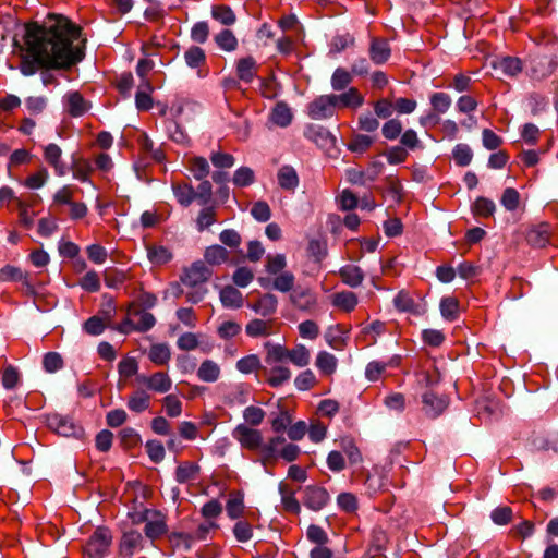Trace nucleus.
Wrapping results in <instances>:
<instances>
[{
  "instance_id": "1",
  "label": "nucleus",
  "mask_w": 558,
  "mask_h": 558,
  "mask_svg": "<svg viewBox=\"0 0 558 558\" xmlns=\"http://www.w3.org/2000/svg\"><path fill=\"white\" fill-rule=\"evenodd\" d=\"M80 35V28L62 15L49 14L43 25L28 24L25 45L33 60L23 58L21 72L28 76L36 73L38 66L68 69L80 62L84 57L83 45L75 44Z\"/></svg>"
},
{
  "instance_id": "2",
  "label": "nucleus",
  "mask_w": 558,
  "mask_h": 558,
  "mask_svg": "<svg viewBox=\"0 0 558 558\" xmlns=\"http://www.w3.org/2000/svg\"><path fill=\"white\" fill-rule=\"evenodd\" d=\"M210 276L211 270L202 260L194 262L183 270L180 280L185 287L192 289L185 294L187 302L196 304L204 299L207 289L203 284L209 280Z\"/></svg>"
},
{
  "instance_id": "3",
  "label": "nucleus",
  "mask_w": 558,
  "mask_h": 558,
  "mask_svg": "<svg viewBox=\"0 0 558 558\" xmlns=\"http://www.w3.org/2000/svg\"><path fill=\"white\" fill-rule=\"evenodd\" d=\"M558 66V46L553 44L529 58L527 73L533 80H544Z\"/></svg>"
},
{
  "instance_id": "4",
  "label": "nucleus",
  "mask_w": 558,
  "mask_h": 558,
  "mask_svg": "<svg viewBox=\"0 0 558 558\" xmlns=\"http://www.w3.org/2000/svg\"><path fill=\"white\" fill-rule=\"evenodd\" d=\"M133 522L145 523V535L151 541L161 537L168 531L167 517L159 510L145 509L133 518Z\"/></svg>"
},
{
  "instance_id": "5",
  "label": "nucleus",
  "mask_w": 558,
  "mask_h": 558,
  "mask_svg": "<svg viewBox=\"0 0 558 558\" xmlns=\"http://www.w3.org/2000/svg\"><path fill=\"white\" fill-rule=\"evenodd\" d=\"M112 542L111 532L106 527H98L88 538L84 553L88 558H104Z\"/></svg>"
},
{
  "instance_id": "6",
  "label": "nucleus",
  "mask_w": 558,
  "mask_h": 558,
  "mask_svg": "<svg viewBox=\"0 0 558 558\" xmlns=\"http://www.w3.org/2000/svg\"><path fill=\"white\" fill-rule=\"evenodd\" d=\"M232 436L241 447L259 452L263 444V435L260 430L252 428L246 424H239L233 429Z\"/></svg>"
},
{
  "instance_id": "7",
  "label": "nucleus",
  "mask_w": 558,
  "mask_h": 558,
  "mask_svg": "<svg viewBox=\"0 0 558 558\" xmlns=\"http://www.w3.org/2000/svg\"><path fill=\"white\" fill-rule=\"evenodd\" d=\"M336 106L332 94L322 95L307 106V114L314 120H323L333 116Z\"/></svg>"
},
{
  "instance_id": "8",
  "label": "nucleus",
  "mask_w": 558,
  "mask_h": 558,
  "mask_svg": "<svg viewBox=\"0 0 558 558\" xmlns=\"http://www.w3.org/2000/svg\"><path fill=\"white\" fill-rule=\"evenodd\" d=\"M48 426L54 433L64 437H77L83 433L80 425H76L70 417L60 414H52L48 416Z\"/></svg>"
},
{
  "instance_id": "9",
  "label": "nucleus",
  "mask_w": 558,
  "mask_h": 558,
  "mask_svg": "<svg viewBox=\"0 0 558 558\" xmlns=\"http://www.w3.org/2000/svg\"><path fill=\"white\" fill-rule=\"evenodd\" d=\"M290 301L298 310L311 312L317 305V295L310 288L296 287L290 294Z\"/></svg>"
},
{
  "instance_id": "10",
  "label": "nucleus",
  "mask_w": 558,
  "mask_h": 558,
  "mask_svg": "<svg viewBox=\"0 0 558 558\" xmlns=\"http://www.w3.org/2000/svg\"><path fill=\"white\" fill-rule=\"evenodd\" d=\"M137 380L146 386L147 389L158 392L166 393L172 387V380L168 374L163 372H156L150 376H140Z\"/></svg>"
},
{
  "instance_id": "11",
  "label": "nucleus",
  "mask_w": 558,
  "mask_h": 558,
  "mask_svg": "<svg viewBox=\"0 0 558 558\" xmlns=\"http://www.w3.org/2000/svg\"><path fill=\"white\" fill-rule=\"evenodd\" d=\"M336 109H357L364 104V96L355 87H350L341 94H332Z\"/></svg>"
},
{
  "instance_id": "12",
  "label": "nucleus",
  "mask_w": 558,
  "mask_h": 558,
  "mask_svg": "<svg viewBox=\"0 0 558 558\" xmlns=\"http://www.w3.org/2000/svg\"><path fill=\"white\" fill-rule=\"evenodd\" d=\"M329 501V495L325 488L308 486L304 490L303 504L313 511H319Z\"/></svg>"
},
{
  "instance_id": "13",
  "label": "nucleus",
  "mask_w": 558,
  "mask_h": 558,
  "mask_svg": "<svg viewBox=\"0 0 558 558\" xmlns=\"http://www.w3.org/2000/svg\"><path fill=\"white\" fill-rule=\"evenodd\" d=\"M143 536L137 531L125 532L119 544V555L121 558H132L136 550L142 548Z\"/></svg>"
},
{
  "instance_id": "14",
  "label": "nucleus",
  "mask_w": 558,
  "mask_h": 558,
  "mask_svg": "<svg viewBox=\"0 0 558 558\" xmlns=\"http://www.w3.org/2000/svg\"><path fill=\"white\" fill-rule=\"evenodd\" d=\"M0 281L2 282H21L23 287L26 289L28 293H34V288L31 282L29 276L27 272L23 271L21 268L5 265L0 269Z\"/></svg>"
},
{
  "instance_id": "15",
  "label": "nucleus",
  "mask_w": 558,
  "mask_h": 558,
  "mask_svg": "<svg viewBox=\"0 0 558 558\" xmlns=\"http://www.w3.org/2000/svg\"><path fill=\"white\" fill-rule=\"evenodd\" d=\"M423 411L430 417H437L448 407V399L438 397L432 391H427L422 397Z\"/></svg>"
},
{
  "instance_id": "16",
  "label": "nucleus",
  "mask_w": 558,
  "mask_h": 558,
  "mask_svg": "<svg viewBox=\"0 0 558 558\" xmlns=\"http://www.w3.org/2000/svg\"><path fill=\"white\" fill-rule=\"evenodd\" d=\"M551 236L550 226L546 222L533 226L526 234L529 244L535 247H544Z\"/></svg>"
},
{
  "instance_id": "17",
  "label": "nucleus",
  "mask_w": 558,
  "mask_h": 558,
  "mask_svg": "<svg viewBox=\"0 0 558 558\" xmlns=\"http://www.w3.org/2000/svg\"><path fill=\"white\" fill-rule=\"evenodd\" d=\"M62 150L57 144H49L44 149V158L48 165H50L57 175L63 177L66 174V167L62 162Z\"/></svg>"
},
{
  "instance_id": "18",
  "label": "nucleus",
  "mask_w": 558,
  "mask_h": 558,
  "mask_svg": "<svg viewBox=\"0 0 558 558\" xmlns=\"http://www.w3.org/2000/svg\"><path fill=\"white\" fill-rule=\"evenodd\" d=\"M284 442L286 438L280 435L269 438L267 442L263 441L259 450L263 463L266 464L267 462L277 460L282 447L281 445Z\"/></svg>"
},
{
  "instance_id": "19",
  "label": "nucleus",
  "mask_w": 558,
  "mask_h": 558,
  "mask_svg": "<svg viewBox=\"0 0 558 558\" xmlns=\"http://www.w3.org/2000/svg\"><path fill=\"white\" fill-rule=\"evenodd\" d=\"M250 307L263 317L271 316L277 312L278 299L275 294L265 293L256 302L252 303Z\"/></svg>"
},
{
  "instance_id": "20",
  "label": "nucleus",
  "mask_w": 558,
  "mask_h": 558,
  "mask_svg": "<svg viewBox=\"0 0 558 558\" xmlns=\"http://www.w3.org/2000/svg\"><path fill=\"white\" fill-rule=\"evenodd\" d=\"M330 302L338 310L350 313L356 307L359 300L354 292L341 291L333 293L330 296Z\"/></svg>"
},
{
  "instance_id": "21",
  "label": "nucleus",
  "mask_w": 558,
  "mask_h": 558,
  "mask_svg": "<svg viewBox=\"0 0 558 558\" xmlns=\"http://www.w3.org/2000/svg\"><path fill=\"white\" fill-rule=\"evenodd\" d=\"M196 375L204 383H216L221 376V368L217 362L207 359L201 363Z\"/></svg>"
},
{
  "instance_id": "22",
  "label": "nucleus",
  "mask_w": 558,
  "mask_h": 558,
  "mask_svg": "<svg viewBox=\"0 0 558 558\" xmlns=\"http://www.w3.org/2000/svg\"><path fill=\"white\" fill-rule=\"evenodd\" d=\"M339 276L342 282L351 288L361 286L365 277L363 270L353 264L341 267L339 270Z\"/></svg>"
},
{
  "instance_id": "23",
  "label": "nucleus",
  "mask_w": 558,
  "mask_h": 558,
  "mask_svg": "<svg viewBox=\"0 0 558 558\" xmlns=\"http://www.w3.org/2000/svg\"><path fill=\"white\" fill-rule=\"evenodd\" d=\"M245 332L252 338L267 337L275 333L272 320L255 318L245 326Z\"/></svg>"
},
{
  "instance_id": "24",
  "label": "nucleus",
  "mask_w": 558,
  "mask_h": 558,
  "mask_svg": "<svg viewBox=\"0 0 558 558\" xmlns=\"http://www.w3.org/2000/svg\"><path fill=\"white\" fill-rule=\"evenodd\" d=\"M493 66L510 77L518 75L522 71V62L515 57H502L494 61Z\"/></svg>"
},
{
  "instance_id": "25",
  "label": "nucleus",
  "mask_w": 558,
  "mask_h": 558,
  "mask_svg": "<svg viewBox=\"0 0 558 558\" xmlns=\"http://www.w3.org/2000/svg\"><path fill=\"white\" fill-rule=\"evenodd\" d=\"M267 371L266 381L270 387L277 388L286 384L291 378V371L284 365H270Z\"/></svg>"
},
{
  "instance_id": "26",
  "label": "nucleus",
  "mask_w": 558,
  "mask_h": 558,
  "mask_svg": "<svg viewBox=\"0 0 558 558\" xmlns=\"http://www.w3.org/2000/svg\"><path fill=\"white\" fill-rule=\"evenodd\" d=\"M315 366L322 375L331 376L337 371L338 360L333 354L327 351H320L316 355Z\"/></svg>"
},
{
  "instance_id": "27",
  "label": "nucleus",
  "mask_w": 558,
  "mask_h": 558,
  "mask_svg": "<svg viewBox=\"0 0 558 558\" xmlns=\"http://www.w3.org/2000/svg\"><path fill=\"white\" fill-rule=\"evenodd\" d=\"M257 73V64L253 57L241 58L236 62V75L245 82L251 83Z\"/></svg>"
},
{
  "instance_id": "28",
  "label": "nucleus",
  "mask_w": 558,
  "mask_h": 558,
  "mask_svg": "<svg viewBox=\"0 0 558 558\" xmlns=\"http://www.w3.org/2000/svg\"><path fill=\"white\" fill-rule=\"evenodd\" d=\"M278 184L281 189L294 191L299 185V177L295 169L291 166H283L277 173Z\"/></svg>"
},
{
  "instance_id": "29",
  "label": "nucleus",
  "mask_w": 558,
  "mask_h": 558,
  "mask_svg": "<svg viewBox=\"0 0 558 558\" xmlns=\"http://www.w3.org/2000/svg\"><path fill=\"white\" fill-rule=\"evenodd\" d=\"M219 298L225 307L240 308L243 305V295L233 286L223 287L220 291Z\"/></svg>"
},
{
  "instance_id": "30",
  "label": "nucleus",
  "mask_w": 558,
  "mask_h": 558,
  "mask_svg": "<svg viewBox=\"0 0 558 558\" xmlns=\"http://www.w3.org/2000/svg\"><path fill=\"white\" fill-rule=\"evenodd\" d=\"M172 191L178 203L184 207L190 206L196 198V193L191 184L172 183Z\"/></svg>"
},
{
  "instance_id": "31",
  "label": "nucleus",
  "mask_w": 558,
  "mask_h": 558,
  "mask_svg": "<svg viewBox=\"0 0 558 558\" xmlns=\"http://www.w3.org/2000/svg\"><path fill=\"white\" fill-rule=\"evenodd\" d=\"M77 191L78 187L75 185H63L53 194L51 207H61L63 205L70 206L74 202V196Z\"/></svg>"
},
{
  "instance_id": "32",
  "label": "nucleus",
  "mask_w": 558,
  "mask_h": 558,
  "mask_svg": "<svg viewBox=\"0 0 558 558\" xmlns=\"http://www.w3.org/2000/svg\"><path fill=\"white\" fill-rule=\"evenodd\" d=\"M65 99H66L68 110H69L70 114L73 117H80V116L84 114L89 109L88 102L77 92L68 94L65 96Z\"/></svg>"
},
{
  "instance_id": "33",
  "label": "nucleus",
  "mask_w": 558,
  "mask_h": 558,
  "mask_svg": "<svg viewBox=\"0 0 558 558\" xmlns=\"http://www.w3.org/2000/svg\"><path fill=\"white\" fill-rule=\"evenodd\" d=\"M369 57L376 64L385 63L390 57L388 43L381 39H373L369 47Z\"/></svg>"
},
{
  "instance_id": "34",
  "label": "nucleus",
  "mask_w": 558,
  "mask_h": 558,
  "mask_svg": "<svg viewBox=\"0 0 558 558\" xmlns=\"http://www.w3.org/2000/svg\"><path fill=\"white\" fill-rule=\"evenodd\" d=\"M126 404L132 412L142 413L149 408L150 396L144 390H136L130 395Z\"/></svg>"
},
{
  "instance_id": "35",
  "label": "nucleus",
  "mask_w": 558,
  "mask_h": 558,
  "mask_svg": "<svg viewBox=\"0 0 558 558\" xmlns=\"http://www.w3.org/2000/svg\"><path fill=\"white\" fill-rule=\"evenodd\" d=\"M287 359L298 367H305L311 360V351L302 343L288 349Z\"/></svg>"
},
{
  "instance_id": "36",
  "label": "nucleus",
  "mask_w": 558,
  "mask_h": 558,
  "mask_svg": "<svg viewBox=\"0 0 558 558\" xmlns=\"http://www.w3.org/2000/svg\"><path fill=\"white\" fill-rule=\"evenodd\" d=\"M264 348L266 350L265 362L268 365H276L288 356V349L282 344L266 342Z\"/></svg>"
},
{
  "instance_id": "37",
  "label": "nucleus",
  "mask_w": 558,
  "mask_h": 558,
  "mask_svg": "<svg viewBox=\"0 0 558 558\" xmlns=\"http://www.w3.org/2000/svg\"><path fill=\"white\" fill-rule=\"evenodd\" d=\"M184 60L185 63L192 68V69H198V74L201 76H204V74L201 73V68L206 62V54L205 51L198 47V46H192L184 52Z\"/></svg>"
},
{
  "instance_id": "38",
  "label": "nucleus",
  "mask_w": 558,
  "mask_h": 558,
  "mask_svg": "<svg viewBox=\"0 0 558 558\" xmlns=\"http://www.w3.org/2000/svg\"><path fill=\"white\" fill-rule=\"evenodd\" d=\"M199 466L193 462L181 463L175 471V478L179 483H190L197 480Z\"/></svg>"
},
{
  "instance_id": "39",
  "label": "nucleus",
  "mask_w": 558,
  "mask_h": 558,
  "mask_svg": "<svg viewBox=\"0 0 558 558\" xmlns=\"http://www.w3.org/2000/svg\"><path fill=\"white\" fill-rule=\"evenodd\" d=\"M148 357L156 365H166L171 357L169 345L166 343L153 344L148 351Z\"/></svg>"
},
{
  "instance_id": "40",
  "label": "nucleus",
  "mask_w": 558,
  "mask_h": 558,
  "mask_svg": "<svg viewBox=\"0 0 558 558\" xmlns=\"http://www.w3.org/2000/svg\"><path fill=\"white\" fill-rule=\"evenodd\" d=\"M204 259L209 265H220L229 259V252L221 245H211L205 250Z\"/></svg>"
},
{
  "instance_id": "41",
  "label": "nucleus",
  "mask_w": 558,
  "mask_h": 558,
  "mask_svg": "<svg viewBox=\"0 0 558 558\" xmlns=\"http://www.w3.org/2000/svg\"><path fill=\"white\" fill-rule=\"evenodd\" d=\"M211 16L220 24L230 26L236 21L235 14L229 5L218 4L211 8Z\"/></svg>"
},
{
  "instance_id": "42",
  "label": "nucleus",
  "mask_w": 558,
  "mask_h": 558,
  "mask_svg": "<svg viewBox=\"0 0 558 558\" xmlns=\"http://www.w3.org/2000/svg\"><path fill=\"white\" fill-rule=\"evenodd\" d=\"M271 121L282 128L289 125L292 121V112L289 106L284 102L277 104L271 112Z\"/></svg>"
},
{
  "instance_id": "43",
  "label": "nucleus",
  "mask_w": 558,
  "mask_h": 558,
  "mask_svg": "<svg viewBox=\"0 0 558 558\" xmlns=\"http://www.w3.org/2000/svg\"><path fill=\"white\" fill-rule=\"evenodd\" d=\"M440 313L446 320H457L459 317V301L453 296H446L441 299Z\"/></svg>"
},
{
  "instance_id": "44",
  "label": "nucleus",
  "mask_w": 558,
  "mask_h": 558,
  "mask_svg": "<svg viewBox=\"0 0 558 558\" xmlns=\"http://www.w3.org/2000/svg\"><path fill=\"white\" fill-rule=\"evenodd\" d=\"M136 322V328L138 332H144L151 329L156 324L155 316L144 310L133 307V314Z\"/></svg>"
},
{
  "instance_id": "45",
  "label": "nucleus",
  "mask_w": 558,
  "mask_h": 558,
  "mask_svg": "<svg viewBox=\"0 0 558 558\" xmlns=\"http://www.w3.org/2000/svg\"><path fill=\"white\" fill-rule=\"evenodd\" d=\"M217 46L227 52H232L238 48V39L232 31L223 29L215 36Z\"/></svg>"
},
{
  "instance_id": "46",
  "label": "nucleus",
  "mask_w": 558,
  "mask_h": 558,
  "mask_svg": "<svg viewBox=\"0 0 558 558\" xmlns=\"http://www.w3.org/2000/svg\"><path fill=\"white\" fill-rule=\"evenodd\" d=\"M187 169L196 180H203L208 175L210 168L204 157H192L189 159Z\"/></svg>"
},
{
  "instance_id": "47",
  "label": "nucleus",
  "mask_w": 558,
  "mask_h": 558,
  "mask_svg": "<svg viewBox=\"0 0 558 558\" xmlns=\"http://www.w3.org/2000/svg\"><path fill=\"white\" fill-rule=\"evenodd\" d=\"M244 510L243 494L236 492L230 494L227 501L226 511L231 519H238L242 515Z\"/></svg>"
},
{
  "instance_id": "48",
  "label": "nucleus",
  "mask_w": 558,
  "mask_h": 558,
  "mask_svg": "<svg viewBox=\"0 0 558 558\" xmlns=\"http://www.w3.org/2000/svg\"><path fill=\"white\" fill-rule=\"evenodd\" d=\"M353 76L348 70L338 68L331 76V87L337 92L344 90L351 84Z\"/></svg>"
},
{
  "instance_id": "49",
  "label": "nucleus",
  "mask_w": 558,
  "mask_h": 558,
  "mask_svg": "<svg viewBox=\"0 0 558 558\" xmlns=\"http://www.w3.org/2000/svg\"><path fill=\"white\" fill-rule=\"evenodd\" d=\"M500 203L508 211H514L519 208L521 203L520 193L513 187H507L504 190Z\"/></svg>"
},
{
  "instance_id": "50",
  "label": "nucleus",
  "mask_w": 558,
  "mask_h": 558,
  "mask_svg": "<svg viewBox=\"0 0 558 558\" xmlns=\"http://www.w3.org/2000/svg\"><path fill=\"white\" fill-rule=\"evenodd\" d=\"M429 100L434 112L437 114L446 113L452 102L451 97L442 92L434 93Z\"/></svg>"
},
{
  "instance_id": "51",
  "label": "nucleus",
  "mask_w": 558,
  "mask_h": 558,
  "mask_svg": "<svg viewBox=\"0 0 558 558\" xmlns=\"http://www.w3.org/2000/svg\"><path fill=\"white\" fill-rule=\"evenodd\" d=\"M294 281L295 277L291 271H282L275 277L272 288L280 292H292Z\"/></svg>"
},
{
  "instance_id": "52",
  "label": "nucleus",
  "mask_w": 558,
  "mask_h": 558,
  "mask_svg": "<svg viewBox=\"0 0 558 558\" xmlns=\"http://www.w3.org/2000/svg\"><path fill=\"white\" fill-rule=\"evenodd\" d=\"M473 213L480 217H492L496 210L494 201L486 197H477L473 204Z\"/></svg>"
},
{
  "instance_id": "53",
  "label": "nucleus",
  "mask_w": 558,
  "mask_h": 558,
  "mask_svg": "<svg viewBox=\"0 0 558 558\" xmlns=\"http://www.w3.org/2000/svg\"><path fill=\"white\" fill-rule=\"evenodd\" d=\"M48 180L49 172L46 168L41 167L25 179L24 185L31 190H38L43 187Z\"/></svg>"
},
{
  "instance_id": "54",
  "label": "nucleus",
  "mask_w": 558,
  "mask_h": 558,
  "mask_svg": "<svg viewBox=\"0 0 558 558\" xmlns=\"http://www.w3.org/2000/svg\"><path fill=\"white\" fill-rule=\"evenodd\" d=\"M260 367V360L256 354L246 355L236 362V369L242 374H251Z\"/></svg>"
},
{
  "instance_id": "55",
  "label": "nucleus",
  "mask_w": 558,
  "mask_h": 558,
  "mask_svg": "<svg viewBox=\"0 0 558 558\" xmlns=\"http://www.w3.org/2000/svg\"><path fill=\"white\" fill-rule=\"evenodd\" d=\"M391 363H386L381 361H372L366 365L365 376L371 381L379 380L386 373L387 367Z\"/></svg>"
},
{
  "instance_id": "56",
  "label": "nucleus",
  "mask_w": 558,
  "mask_h": 558,
  "mask_svg": "<svg viewBox=\"0 0 558 558\" xmlns=\"http://www.w3.org/2000/svg\"><path fill=\"white\" fill-rule=\"evenodd\" d=\"M374 143V138L369 135L357 134L352 137L348 144V148L357 154L365 153Z\"/></svg>"
},
{
  "instance_id": "57",
  "label": "nucleus",
  "mask_w": 558,
  "mask_h": 558,
  "mask_svg": "<svg viewBox=\"0 0 558 558\" xmlns=\"http://www.w3.org/2000/svg\"><path fill=\"white\" fill-rule=\"evenodd\" d=\"M265 416V411L259 407L250 405L243 411V418L246 425L258 426L263 423Z\"/></svg>"
},
{
  "instance_id": "58",
  "label": "nucleus",
  "mask_w": 558,
  "mask_h": 558,
  "mask_svg": "<svg viewBox=\"0 0 558 558\" xmlns=\"http://www.w3.org/2000/svg\"><path fill=\"white\" fill-rule=\"evenodd\" d=\"M92 172V166L86 159H76L72 165V174L73 178L81 181H88L89 174Z\"/></svg>"
},
{
  "instance_id": "59",
  "label": "nucleus",
  "mask_w": 558,
  "mask_h": 558,
  "mask_svg": "<svg viewBox=\"0 0 558 558\" xmlns=\"http://www.w3.org/2000/svg\"><path fill=\"white\" fill-rule=\"evenodd\" d=\"M232 181L239 187L248 186L255 181L254 171L248 167H240L235 170Z\"/></svg>"
},
{
  "instance_id": "60",
  "label": "nucleus",
  "mask_w": 558,
  "mask_h": 558,
  "mask_svg": "<svg viewBox=\"0 0 558 558\" xmlns=\"http://www.w3.org/2000/svg\"><path fill=\"white\" fill-rule=\"evenodd\" d=\"M287 266L286 256L283 254L268 255L266 258V271L270 275H277Z\"/></svg>"
},
{
  "instance_id": "61",
  "label": "nucleus",
  "mask_w": 558,
  "mask_h": 558,
  "mask_svg": "<svg viewBox=\"0 0 558 558\" xmlns=\"http://www.w3.org/2000/svg\"><path fill=\"white\" fill-rule=\"evenodd\" d=\"M294 385L299 390L305 391L315 387L317 385V379L311 369H306L295 377Z\"/></svg>"
},
{
  "instance_id": "62",
  "label": "nucleus",
  "mask_w": 558,
  "mask_h": 558,
  "mask_svg": "<svg viewBox=\"0 0 558 558\" xmlns=\"http://www.w3.org/2000/svg\"><path fill=\"white\" fill-rule=\"evenodd\" d=\"M119 375L123 378H130L138 372V363L135 357L126 356L118 364Z\"/></svg>"
},
{
  "instance_id": "63",
  "label": "nucleus",
  "mask_w": 558,
  "mask_h": 558,
  "mask_svg": "<svg viewBox=\"0 0 558 558\" xmlns=\"http://www.w3.org/2000/svg\"><path fill=\"white\" fill-rule=\"evenodd\" d=\"M163 409L168 416L178 417L182 413V402L174 395H168L162 400Z\"/></svg>"
},
{
  "instance_id": "64",
  "label": "nucleus",
  "mask_w": 558,
  "mask_h": 558,
  "mask_svg": "<svg viewBox=\"0 0 558 558\" xmlns=\"http://www.w3.org/2000/svg\"><path fill=\"white\" fill-rule=\"evenodd\" d=\"M453 159L459 166H468L472 161V150L466 144H458L452 151Z\"/></svg>"
}]
</instances>
